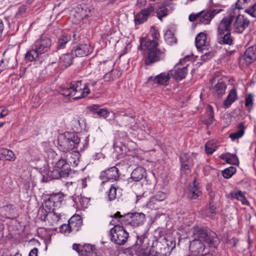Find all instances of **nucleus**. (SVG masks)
I'll use <instances>...</instances> for the list:
<instances>
[{"label": "nucleus", "instance_id": "nucleus-1", "mask_svg": "<svg viewBox=\"0 0 256 256\" xmlns=\"http://www.w3.org/2000/svg\"><path fill=\"white\" fill-rule=\"evenodd\" d=\"M96 84V82H91L82 87L81 81L74 82L70 87L62 88L60 92L64 96H70L74 100H78L87 96L90 93V88H94Z\"/></svg>", "mask_w": 256, "mask_h": 256}, {"label": "nucleus", "instance_id": "nucleus-2", "mask_svg": "<svg viewBox=\"0 0 256 256\" xmlns=\"http://www.w3.org/2000/svg\"><path fill=\"white\" fill-rule=\"evenodd\" d=\"M80 138L74 133L65 132L58 138V148L67 153L74 148H78Z\"/></svg>", "mask_w": 256, "mask_h": 256}, {"label": "nucleus", "instance_id": "nucleus-3", "mask_svg": "<svg viewBox=\"0 0 256 256\" xmlns=\"http://www.w3.org/2000/svg\"><path fill=\"white\" fill-rule=\"evenodd\" d=\"M192 238L195 240L202 241L209 246L212 244L217 243L218 238L216 234L212 231H208L206 230L196 226L191 229Z\"/></svg>", "mask_w": 256, "mask_h": 256}, {"label": "nucleus", "instance_id": "nucleus-4", "mask_svg": "<svg viewBox=\"0 0 256 256\" xmlns=\"http://www.w3.org/2000/svg\"><path fill=\"white\" fill-rule=\"evenodd\" d=\"M111 240L116 244L122 245L124 244L128 238V233L122 226H116L110 230Z\"/></svg>", "mask_w": 256, "mask_h": 256}, {"label": "nucleus", "instance_id": "nucleus-5", "mask_svg": "<svg viewBox=\"0 0 256 256\" xmlns=\"http://www.w3.org/2000/svg\"><path fill=\"white\" fill-rule=\"evenodd\" d=\"M125 224L137 227L142 224L146 220L145 214L142 212L128 213L124 214Z\"/></svg>", "mask_w": 256, "mask_h": 256}, {"label": "nucleus", "instance_id": "nucleus-6", "mask_svg": "<svg viewBox=\"0 0 256 256\" xmlns=\"http://www.w3.org/2000/svg\"><path fill=\"white\" fill-rule=\"evenodd\" d=\"M166 50L157 48L147 52L144 58V64L149 66L152 64L162 60L164 58Z\"/></svg>", "mask_w": 256, "mask_h": 256}, {"label": "nucleus", "instance_id": "nucleus-7", "mask_svg": "<svg viewBox=\"0 0 256 256\" xmlns=\"http://www.w3.org/2000/svg\"><path fill=\"white\" fill-rule=\"evenodd\" d=\"M51 46L50 40L45 36H42L40 38L36 41L32 46L40 55L47 52Z\"/></svg>", "mask_w": 256, "mask_h": 256}, {"label": "nucleus", "instance_id": "nucleus-8", "mask_svg": "<svg viewBox=\"0 0 256 256\" xmlns=\"http://www.w3.org/2000/svg\"><path fill=\"white\" fill-rule=\"evenodd\" d=\"M72 248L80 256H98L95 246L90 244L80 245L74 244Z\"/></svg>", "mask_w": 256, "mask_h": 256}, {"label": "nucleus", "instance_id": "nucleus-9", "mask_svg": "<svg viewBox=\"0 0 256 256\" xmlns=\"http://www.w3.org/2000/svg\"><path fill=\"white\" fill-rule=\"evenodd\" d=\"M172 76V72L169 71L168 72L161 73L154 78L150 76L148 78V82H153V84L166 86L168 84L170 79Z\"/></svg>", "mask_w": 256, "mask_h": 256}, {"label": "nucleus", "instance_id": "nucleus-10", "mask_svg": "<svg viewBox=\"0 0 256 256\" xmlns=\"http://www.w3.org/2000/svg\"><path fill=\"white\" fill-rule=\"evenodd\" d=\"M158 42L156 40H151V39L144 37L140 40V46L138 49L140 50H147L148 52L154 50L158 48Z\"/></svg>", "mask_w": 256, "mask_h": 256}, {"label": "nucleus", "instance_id": "nucleus-11", "mask_svg": "<svg viewBox=\"0 0 256 256\" xmlns=\"http://www.w3.org/2000/svg\"><path fill=\"white\" fill-rule=\"evenodd\" d=\"M233 22V28L236 32H242L248 26L250 21L244 15L239 16Z\"/></svg>", "mask_w": 256, "mask_h": 256}, {"label": "nucleus", "instance_id": "nucleus-12", "mask_svg": "<svg viewBox=\"0 0 256 256\" xmlns=\"http://www.w3.org/2000/svg\"><path fill=\"white\" fill-rule=\"evenodd\" d=\"M154 11L152 6L148 8L142 10L140 12L134 16V22L136 24H140L146 22L149 16Z\"/></svg>", "mask_w": 256, "mask_h": 256}, {"label": "nucleus", "instance_id": "nucleus-13", "mask_svg": "<svg viewBox=\"0 0 256 256\" xmlns=\"http://www.w3.org/2000/svg\"><path fill=\"white\" fill-rule=\"evenodd\" d=\"M181 171L186 173L190 172V168L193 165L192 159L189 154L184 153L180 156Z\"/></svg>", "mask_w": 256, "mask_h": 256}, {"label": "nucleus", "instance_id": "nucleus-14", "mask_svg": "<svg viewBox=\"0 0 256 256\" xmlns=\"http://www.w3.org/2000/svg\"><path fill=\"white\" fill-rule=\"evenodd\" d=\"M222 11V9H215L205 12H201L199 21L204 24H208L214 16Z\"/></svg>", "mask_w": 256, "mask_h": 256}, {"label": "nucleus", "instance_id": "nucleus-15", "mask_svg": "<svg viewBox=\"0 0 256 256\" xmlns=\"http://www.w3.org/2000/svg\"><path fill=\"white\" fill-rule=\"evenodd\" d=\"M188 196L192 200L196 199L202 194L198 183L196 180L188 186Z\"/></svg>", "mask_w": 256, "mask_h": 256}, {"label": "nucleus", "instance_id": "nucleus-16", "mask_svg": "<svg viewBox=\"0 0 256 256\" xmlns=\"http://www.w3.org/2000/svg\"><path fill=\"white\" fill-rule=\"evenodd\" d=\"M204 244L202 241L193 239L190 243V249L192 252L196 253L198 255L202 254L205 249Z\"/></svg>", "mask_w": 256, "mask_h": 256}, {"label": "nucleus", "instance_id": "nucleus-17", "mask_svg": "<svg viewBox=\"0 0 256 256\" xmlns=\"http://www.w3.org/2000/svg\"><path fill=\"white\" fill-rule=\"evenodd\" d=\"M92 50L88 44H81L74 50L75 55L78 57H83L88 55Z\"/></svg>", "mask_w": 256, "mask_h": 256}, {"label": "nucleus", "instance_id": "nucleus-18", "mask_svg": "<svg viewBox=\"0 0 256 256\" xmlns=\"http://www.w3.org/2000/svg\"><path fill=\"white\" fill-rule=\"evenodd\" d=\"M208 43L206 35L204 32H200L196 38V46L200 50L206 49L208 46Z\"/></svg>", "mask_w": 256, "mask_h": 256}, {"label": "nucleus", "instance_id": "nucleus-19", "mask_svg": "<svg viewBox=\"0 0 256 256\" xmlns=\"http://www.w3.org/2000/svg\"><path fill=\"white\" fill-rule=\"evenodd\" d=\"M54 167L60 170L64 176H68L71 170L69 164L63 158L60 159L56 162Z\"/></svg>", "mask_w": 256, "mask_h": 256}, {"label": "nucleus", "instance_id": "nucleus-20", "mask_svg": "<svg viewBox=\"0 0 256 256\" xmlns=\"http://www.w3.org/2000/svg\"><path fill=\"white\" fill-rule=\"evenodd\" d=\"M244 59L246 64H250L256 60V46L249 47L245 52Z\"/></svg>", "mask_w": 256, "mask_h": 256}, {"label": "nucleus", "instance_id": "nucleus-21", "mask_svg": "<svg viewBox=\"0 0 256 256\" xmlns=\"http://www.w3.org/2000/svg\"><path fill=\"white\" fill-rule=\"evenodd\" d=\"M174 8L168 2L162 4L161 6H159L157 10V16L160 20H162L164 16L168 15L170 11H172Z\"/></svg>", "mask_w": 256, "mask_h": 256}, {"label": "nucleus", "instance_id": "nucleus-22", "mask_svg": "<svg viewBox=\"0 0 256 256\" xmlns=\"http://www.w3.org/2000/svg\"><path fill=\"white\" fill-rule=\"evenodd\" d=\"M101 176L108 180H116L119 178L118 170L116 167L112 166L102 172Z\"/></svg>", "mask_w": 256, "mask_h": 256}, {"label": "nucleus", "instance_id": "nucleus-23", "mask_svg": "<svg viewBox=\"0 0 256 256\" xmlns=\"http://www.w3.org/2000/svg\"><path fill=\"white\" fill-rule=\"evenodd\" d=\"M74 58V54L72 52L64 54L58 62V64L62 68H65L72 64Z\"/></svg>", "mask_w": 256, "mask_h": 256}, {"label": "nucleus", "instance_id": "nucleus-24", "mask_svg": "<svg viewBox=\"0 0 256 256\" xmlns=\"http://www.w3.org/2000/svg\"><path fill=\"white\" fill-rule=\"evenodd\" d=\"M66 156H64L66 157V161L70 163L72 166H76L78 164L79 162V159L80 158V154L78 151H72V152H68L66 153Z\"/></svg>", "mask_w": 256, "mask_h": 256}, {"label": "nucleus", "instance_id": "nucleus-25", "mask_svg": "<svg viewBox=\"0 0 256 256\" xmlns=\"http://www.w3.org/2000/svg\"><path fill=\"white\" fill-rule=\"evenodd\" d=\"M218 42L220 44L232 45L234 44V38L230 32L218 34Z\"/></svg>", "mask_w": 256, "mask_h": 256}, {"label": "nucleus", "instance_id": "nucleus-26", "mask_svg": "<svg viewBox=\"0 0 256 256\" xmlns=\"http://www.w3.org/2000/svg\"><path fill=\"white\" fill-rule=\"evenodd\" d=\"M232 22L230 19H228L226 17L224 18L220 22L218 28V34L229 32L231 27V24Z\"/></svg>", "mask_w": 256, "mask_h": 256}, {"label": "nucleus", "instance_id": "nucleus-27", "mask_svg": "<svg viewBox=\"0 0 256 256\" xmlns=\"http://www.w3.org/2000/svg\"><path fill=\"white\" fill-rule=\"evenodd\" d=\"M226 84L222 81L218 82L212 88V92L217 95L218 97H221L225 93Z\"/></svg>", "mask_w": 256, "mask_h": 256}, {"label": "nucleus", "instance_id": "nucleus-28", "mask_svg": "<svg viewBox=\"0 0 256 256\" xmlns=\"http://www.w3.org/2000/svg\"><path fill=\"white\" fill-rule=\"evenodd\" d=\"M0 159L14 162L16 159V156L11 150L4 148L0 150Z\"/></svg>", "mask_w": 256, "mask_h": 256}, {"label": "nucleus", "instance_id": "nucleus-29", "mask_svg": "<svg viewBox=\"0 0 256 256\" xmlns=\"http://www.w3.org/2000/svg\"><path fill=\"white\" fill-rule=\"evenodd\" d=\"M146 170L142 167L135 168L131 174V178L136 182L141 180L146 175Z\"/></svg>", "mask_w": 256, "mask_h": 256}, {"label": "nucleus", "instance_id": "nucleus-30", "mask_svg": "<svg viewBox=\"0 0 256 256\" xmlns=\"http://www.w3.org/2000/svg\"><path fill=\"white\" fill-rule=\"evenodd\" d=\"M112 219L110 221V224L116 226H120V224H125V220L124 219V214H121L120 212H117L113 216H111Z\"/></svg>", "mask_w": 256, "mask_h": 256}, {"label": "nucleus", "instance_id": "nucleus-31", "mask_svg": "<svg viewBox=\"0 0 256 256\" xmlns=\"http://www.w3.org/2000/svg\"><path fill=\"white\" fill-rule=\"evenodd\" d=\"M237 99V93L235 89L230 90L226 99L224 102L225 108H228Z\"/></svg>", "mask_w": 256, "mask_h": 256}, {"label": "nucleus", "instance_id": "nucleus-32", "mask_svg": "<svg viewBox=\"0 0 256 256\" xmlns=\"http://www.w3.org/2000/svg\"><path fill=\"white\" fill-rule=\"evenodd\" d=\"M244 124L243 122L239 124L238 130L230 134V138L232 140H234L243 136L244 133Z\"/></svg>", "mask_w": 256, "mask_h": 256}, {"label": "nucleus", "instance_id": "nucleus-33", "mask_svg": "<svg viewBox=\"0 0 256 256\" xmlns=\"http://www.w3.org/2000/svg\"><path fill=\"white\" fill-rule=\"evenodd\" d=\"M188 73V70L186 66L180 68H177L172 72L173 78L176 80H180L185 78Z\"/></svg>", "mask_w": 256, "mask_h": 256}, {"label": "nucleus", "instance_id": "nucleus-34", "mask_svg": "<svg viewBox=\"0 0 256 256\" xmlns=\"http://www.w3.org/2000/svg\"><path fill=\"white\" fill-rule=\"evenodd\" d=\"M240 8H238L236 6V4L235 6H233L230 9L228 10V15L226 18L228 19H230V20L232 22L234 21L239 16H241L242 14H240Z\"/></svg>", "mask_w": 256, "mask_h": 256}, {"label": "nucleus", "instance_id": "nucleus-35", "mask_svg": "<svg viewBox=\"0 0 256 256\" xmlns=\"http://www.w3.org/2000/svg\"><path fill=\"white\" fill-rule=\"evenodd\" d=\"M230 195L233 198L240 201L244 204L248 205L249 204L244 194L241 191L232 192L230 193Z\"/></svg>", "mask_w": 256, "mask_h": 256}, {"label": "nucleus", "instance_id": "nucleus-36", "mask_svg": "<svg viewBox=\"0 0 256 256\" xmlns=\"http://www.w3.org/2000/svg\"><path fill=\"white\" fill-rule=\"evenodd\" d=\"M0 58L2 57L0 54ZM5 56L4 55L2 58L4 59V62L2 64V66H4V68H14L16 65V60L14 56H11L8 58H4Z\"/></svg>", "mask_w": 256, "mask_h": 256}, {"label": "nucleus", "instance_id": "nucleus-37", "mask_svg": "<svg viewBox=\"0 0 256 256\" xmlns=\"http://www.w3.org/2000/svg\"><path fill=\"white\" fill-rule=\"evenodd\" d=\"M166 198V194L162 192H158L150 198V202L155 204L158 202L164 200Z\"/></svg>", "mask_w": 256, "mask_h": 256}, {"label": "nucleus", "instance_id": "nucleus-38", "mask_svg": "<svg viewBox=\"0 0 256 256\" xmlns=\"http://www.w3.org/2000/svg\"><path fill=\"white\" fill-rule=\"evenodd\" d=\"M40 54L38 53L34 50V48L32 46V48L27 52L25 54V58L26 60L32 62L36 58H37Z\"/></svg>", "mask_w": 256, "mask_h": 256}, {"label": "nucleus", "instance_id": "nucleus-39", "mask_svg": "<svg viewBox=\"0 0 256 256\" xmlns=\"http://www.w3.org/2000/svg\"><path fill=\"white\" fill-rule=\"evenodd\" d=\"M70 40V36L64 34L59 38L57 48L58 49L63 48Z\"/></svg>", "mask_w": 256, "mask_h": 256}, {"label": "nucleus", "instance_id": "nucleus-40", "mask_svg": "<svg viewBox=\"0 0 256 256\" xmlns=\"http://www.w3.org/2000/svg\"><path fill=\"white\" fill-rule=\"evenodd\" d=\"M208 108V110L206 114L208 118L206 120H203V122L208 126L213 122L214 116L212 108L209 106Z\"/></svg>", "mask_w": 256, "mask_h": 256}, {"label": "nucleus", "instance_id": "nucleus-41", "mask_svg": "<svg viewBox=\"0 0 256 256\" xmlns=\"http://www.w3.org/2000/svg\"><path fill=\"white\" fill-rule=\"evenodd\" d=\"M54 206V201L53 198H50L46 200L42 205V209H44L46 212H50L51 210H54L53 207Z\"/></svg>", "mask_w": 256, "mask_h": 256}, {"label": "nucleus", "instance_id": "nucleus-42", "mask_svg": "<svg viewBox=\"0 0 256 256\" xmlns=\"http://www.w3.org/2000/svg\"><path fill=\"white\" fill-rule=\"evenodd\" d=\"M76 10L79 14L80 16L82 21H84L85 18L88 16L90 12V10L87 7L82 8L81 6H78Z\"/></svg>", "mask_w": 256, "mask_h": 256}, {"label": "nucleus", "instance_id": "nucleus-43", "mask_svg": "<svg viewBox=\"0 0 256 256\" xmlns=\"http://www.w3.org/2000/svg\"><path fill=\"white\" fill-rule=\"evenodd\" d=\"M206 152L208 154H212L216 150V145L213 140L209 141L205 146Z\"/></svg>", "mask_w": 256, "mask_h": 256}, {"label": "nucleus", "instance_id": "nucleus-44", "mask_svg": "<svg viewBox=\"0 0 256 256\" xmlns=\"http://www.w3.org/2000/svg\"><path fill=\"white\" fill-rule=\"evenodd\" d=\"M236 172V169L233 166H230L226 168L222 172V176L224 178H230Z\"/></svg>", "mask_w": 256, "mask_h": 256}, {"label": "nucleus", "instance_id": "nucleus-45", "mask_svg": "<svg viewBox=\"0 0 256 256\" xmlns=\"http://www.w3.org/2000/svg\"><path fill=\"white\" fill-rule=\"evenodd\" d=\"M50 176L54 179H58L62 177H66V176H64L62 172L59 169H57L54 167V168L50 172Z\"/></svg>", "mask_w": 256, "mask_h": 256}, {"label": "nucleus", "instance_id": "nucleus-46", "mask_svg": "<svg viewBox=\"0 0 256 256\" xmlns=\"http://www.w3.org/2000/svg\"><path fill=\"white\" fill-rule=\"evenodd\" d=\"M70 19L74 24H78L81 22H82L80 16L79 14L76 9L73 14H72L70 16Z\"/></svg>", "mask_w": 256, "mask_h": 256}, {"label": "nucleus", "instance_id": "nucleus-47", "mask_svg": "<svg viewBox=\"0 0 256 256\" xmlns=\"http://www.w3.org/2000/svg\"><path fill=\"white\" fill-rule=\"evenodd\" d=\"M48 220L50 218L52 220V222H58L61 216V214L58 212H56L54 210L48 212Z\"/></svg>", "mask_w": 256, "mask_h": 256}, {"label": "nucleus", "instance_id": "nucleus-48", "mask_svg": "<svg viewBox=\"0 0 256 256\" xmlns=\"http://www.w3.org/2000/svg\"><path fill=\"white\" fill-rule=\"evenodd\" d=\"M69 228L71 232L77 231L78 230L80 225V222H76L72 218H71L68 220Z\"/></svg>", "mask_w": 256, "mask_h": 256}, {"label": "nucleus", "instance_id": "nucleus-49", "mask_svg": "<svg viewBox=\"0 0 256 256\" xmlns=\"http://www.w3.org/2000/svg\"><path fill=\"white\" fill-rule=\"evenodd\" d=\"M165 40H166L168 43L172 44L176 42V38L174 34L170 30L166 31L165 34Z\"/></svg>", "mask_w": 256, "mask_h": 256}, {"label": "nucleus", "instance_id": "nucleus-50", "mask_svg": "<svg viewBox=\"0 0 256 256\" xmlns=\"http://www.w3.org/2000/svg\"><path fill=\"white\" fill-rule=\"evenodd\" d=\"M108 200L112 201L116 198V187L111 186L108 192Z\"/></svg>", "mask_w": 256, "mask_h": 256}, {"label": "nucleus", "instance_id": "nucleus-51", "mask_svg": "<svg viewBox=\"0 0 256 256\" xmlns=\"http://www.w3.org/2000/svg\"><path fill=\"white\" fill-rule=\"evenodd\" d=\"M48 212H46L44 209L40 208L38 212L39 218L42 221L48 220Z\"/></svg>", "mask_w": 256, "mask_h": 256}, {"label": "nucleus", "instance_id": "nucleus-52", "mask_svg": "<svg viewBox=\"0 0 256 256\" xmlns=\"http://www.w3.org/2000/svg\"><path fill=\"white\" fill-rule=\"evenodd\" d=\"M244 12L252 17H256V4L246 8Z\"/></svg>", "mask_w": 256, "mask_h": 256}, {"label": "nucleus", "instance_id": "nucleus-53", "mask_svg": "<svg viewBox=\"0 0 256 256\" xmlns=\"http://www.w3.org/2000/svg\"><path fill=\"white\" fill-rule=\"evenodd\" d=\"M117 72L116 70H111L110 72H108L105 74L104 76V78L106 81H110L111 80H114V78H116L114 75L115 72Z\"/></svg>", "mask_w": 256, "mask_h": 256}, {"label": "nucleus", "instance_id": "nucleus-54", "mask_svg": "<svg viewBox=\"0 0 256 256\" xmlns=\"http://www.w3.org/2000/svg\"><path fill=\"white\" fill-rule=\"evenodd\" d=\"M96 114L102 117L106 118L108 116L109 112L106 109L100 108L96 112Z\"/></svg>", "mask_w": 256, "mask_h": 256}, {"label": "nucleus", "instance_id": "nucleus-55", "mask_svg": "<svg viewBox=\"0 0 256 256\" xmlns=\"http://www.w3.org/2000/svg\"><path fill=\"white\" fill-rule=\"evenodd\" d=\"M251 0H238L236 4L238 8H243V6L250 3Z\"/></svg>", "mask_w": 256, "mask_h": 256}, {"label": "nucleus", "instance_id": "nucleus-56", "mask_svg": "<svg viewBox=\"0 0 256 256\" xmlns=\"http://www.w3.org/2000/svg\"><path fill=\"white\" fill-rule=\"evenodd\" d=\"M228 160H230V162L234 164H237L238 163V159L236 154H229Z\"/></svg>", "mask_w": 256, "mask_h": 256}, {"label": "nucleus", "instance_id": "nucleus-57", "mask_svg": "<svg viewBox=\"0 0 256 256\" xmlns=\"http://www.w3.org/2000/svg\"><path fill=\"white\" fill-rule=\"evenodd\" d=\"M245 105L247 107L251 106L252 104V96L251 94H248L246 98Z\"/></svg>", "mask_w": 256, "mask_h": 256}, {"label": "nucleus", "instance_id": "nucleus-58", "mask_svg": "<svg viewBox=\"0 0 256 256\" xmlns=\"http://www.w3.org/2000/svg\"><path fill=\"white\" fill-rule=\"evenodd\" d=\"M142 256H158V254L154 250L150 249L148 251L144 252Z\"/></svg>", "mask_w": 256, "mask_h": 256}, {"label": "nucleus", "instance_id": "nucleus-59", "mask_svg": "<svg viewBox=\"0 0 256 256\" xmlns=\"http://www.w3.org/2000/svg\"><path fill=\"white\" fill-rule=\"evenodd\" d=\"M201 15V12L197 14H192L189 16L188 19L190 22H194L196 20H200V16Z\"/></svg>", "mask_w": 256, "mask_h": 256}, {"label": "nucleus", "instance_id": "nucleus-60", "mask_svg": "<svg viewBox=\"0 0 256 256\" xmlns=\"http://www.w3.org/2000/svg\"><path fill=\"white\" fill-rule=\"evenodd\" d=\"M60 230L62 233H69L71 232L69 228V224H64L60 226Z\"/></svg>", "mask_w": 256, "mask_h": 256}, {"label": "nucleus", "instance_id": "nucleus-61", "mask_svg": "<svg viewBox=\"0 0 256 256\" xmlns=\"http://www.w3.org/2000/svg\"><path fill=\"white\" fill-rule=\"evenodd\" d=\"M213 56V54L211 52H206L201 56L202 60L206 61Z\"/></svg>", "mask_w": 256, "mask_h": 256}, {"label": "nucleus", "instance_id": "nucleus-62", "mask_svg": "<svg viewBox=\"0 0 256 256\" xmlns=\"http://www.w3.org/2000/svg\"><path fill=\"white\" fill-rule=\"evenodd\" d=\"M151 38H152L151 40H156L158 42L160 38V34L157 31L154 30L151 32Z\"/></svg>", "mask_w": 256, "mask_h": 256}, {"label": "nucleus", "instance_id": "nucleus-63", "mask_svg": "<svg viewBox=\"0 0 256 256\" xmlns=\"http://www.w3.org/2000/svg\"><path fill=\"white\" fill-rule=\"evenodd\" d=\"M8 114V110L4 108L3 107H0V118L6 116Z\"/></svg>", "mask_w": 256, "mask_h": 256}, {"label": "nucleus", "instance_id": "nucleus-64", "mask_svg": "<svg viewBox=\"0 0 256 256\" xmlns=\"http://www.w3.org/2000/svg\"><path fill=\"white\" fill-rule=\"evenodd\" d=\"M208 208H209L210 212L212 214H216V206H215V204H212V202L210 203Z\"/></svg>", "mask_w": 256, "mask_h": 256}]
</instances>
